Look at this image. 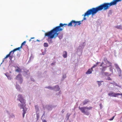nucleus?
I'll use <instances>...</instances> for the list:
<instances>
[{
    "label": "nucleus",
    "instance_id": "57",
    "mask_svg": "<svg viewBox=\"0 0 122 122\" xmlns=\"http://www.w3.org/2000/svg\"><path fill=\"white\" fill-rule=\"evenodd\" d=\"M112 11L111 10H110L109 11V13L110 12H111Z\"/></svg>",
    "mask_w": 122,
    "mask_h": 122
},
{
    "label": "nucleus",
    "instance_id": "38",
    "mask_svg": "<svg viewBox=\"0 0 122 122\" xmlns=\"http://www.w3.org/2000/svg\"><path fill=\"white\" fill-rule=\"evenodd\" d=\"M7 78L8 79L10 80L11 79V76L9 75L7 76Z\"/></svg>",
    "mask_w": 122,
    "mask_h": 122
},
{
    "label": "nucleus",
    "instance_id": "53",
    "mask_svg": "<svg viewBox=\"0 0 122 122\" xmlns=\"http://www.w3.org/2000/svg\"><path fill=\"white\" fill-rule=\"evenodd\" d=\"M5 75H6V76L7 77V76H9V75H7V74H5Z\"/></svg>",
    "mask_w": 122,
    "mask_h": 122
},
{
    "label": "nucleus",
    "instance_id": "49",
    "mask_svg": "<svg viewBox=\"0 0 122 122\" xmlns=\"http://www.w3.org/2000/svg\"><path fill=\"white\" fill-rule=\"evenodd\" d=\"M100 62H97V63L96 64V65H97H97L99 63H100Z\"/></svg>",
    "mask_w": 122,
    "mask_h": 122
},
{
    "label": "nucleus",
    "instance_id": "19",
    "mask_svg": "<svg viewBox=\"0 0 122 122\" xmlns=\"http://www.w3.org/2000/svg\"><path fill=\"white\" fill-rule=\"evenodd\" d=\"M67 52L66 51H64L63 52V56L64 58H66L67 57Z\"/></svg>",
    "mask_w": 122,
    "mask_h": 122
},
{
    "label": "nucleus",
    "instance_id": "14",
    "mask_svg": "<svg viewBox=\"0 0 122 122\" xmlns=\"http://www.w3.org/2000/svg\"><path fill=\"white\" fill-rule=\"evenodd\" d=\"M15 68L16 69L15 70V71L16 72H21V69L17 66H14Z\"/></svg>",
    "mask_w": 122,
    "mask_h": 122
},
{
    "label": "nucleus",
    "instance_id": "1",
    "mask_svg": "<svg viewBox=\"0 0 122 122\" xmlns=\"http://www.w3.org/2000/svg\"><path fill=\"white\" fill-rule=\"evenodd\" d=\"M118 2L119 1L118 0H113L110 3H104L95 8H93L89 9L84 15L85 16L92 15V16H93L98 11L102 10H106L111 6L116 5Z\"/></svg>",
    "mask_w": 122,
    "mask_h": 122
},
{
    "label": "nucleus",
    "instance_id": "16",
    "mask_svg": "<svg viewBox=\"0 0 122 122\" xmlns=\"http://www.w3.org/2000/svg\"><path fill=\"white\" fill-rule=\"evenodd\" d=\"M12 51H11L9 53V54H8L5 57V58H4V59H3V61H2V63H1V64L2 63L4 62V60L7 58L8 57H9V56H10V54H11V53H12Z\"/></svg>",
    "mask_w": 122,
    "mask_h": 122
},
{
    "label": "nucleus",
    "instance_id": "25",
    "mask_svg": "<svg viewBox=\"0 0 122 122\" xmlns=\"http://www.w3.org/2000/svg\"><path fill=\"white\" fill-rule=\"evenodd\" d=\"M71 115V114H70L69 113H67L66 116V120H67L69 119V117Z\"/></svg>",
    "mask_w": 122,
    "mask_h": 122
},
{
    "label": "nucleus",
    "instance_id": "39",
    "mask_svg": "<svg viewBox=\"0 0 122 122\" xmlns=\"http://www.w3.org/2000/svg\"><path fill=\"white\" fill-rule=\"evenodd\" d=\"M114 117H115V116H114L113 117H112V118H110V119H109L110 120L112 121V120H113V119H114Z\"/></svg>",
    "mask_w": 122,
    "mask_h": 122
},
{
    "label": "nucleus",
    "instance_id": "6",
    "mask_svg": "<svg viewBox=\"0 0 122 122\" xmlns=\"http://www.w3.org/2000/svg\"><path fill=\"white\" fill-rule=\"evenodd\" d=\"M85 44V42L81 44L77 49V52H79L80 54H81L82 52V50L84 47Z\"/></svg>",
    "mask_w": 122,
    "mask_h": 122
},
{
    "label": "nucleus",
    "instance_id": "63",
    "mask_svg": "<svg viewBox=\"0 0 122 122\" xmlns=\"http://www.w3.org/2000/svg\"><path fill=\"white\" fill-rule=\"evenodd\" d=\"M1 65V64H0V65Z\"/></svg>",
    "mask_w": 122,
    "mask_h": 122
},
{
    "label": "nucleus",
    "instance_id": "32",
    "mask_svg": "<svg viewBox=\"0 0 122 122\" xmlns=\"http://www.w3.org/2000/svg\"><path fill=\"white\" fill-rule=\"evenodd\" d=\"M48 45L47 43H45L44 44V47H46L48 46Z\"/></svg>",
    "mask_w": 122,
    "mask_h": 122
},
{
    "label": "nucleus",
    "instance_id": "61",
    "mask_svg": "<svg viewBox=\"0 0 122 122\" xmlns=\"http://www.w3.org/2000/svg\"><path fill=\"white\" fill-rule=\"evenodd\" d=\"M31 39H30V40H29V41H31Z\"/></svg>",
    "mask_w": 122,
    "mask_h": 122
},
{
    "label": "nucleus",
    "instance_id": "29",
    "mask_svg": "<svg viewBox=\"0 0 122 122\" xmlns=\"http://www.w3.org/2000/svg\"><path fill=\"white\" fill-rule=\"evenodd\" d=\"M9 117L10 118H13L15 117V116L13 114H11L9 115Z\"/></svg>",
    "mask_w": 122,
    "mask_h": 122
},
{
    "label": "nucleus",
    "instance_id": "62",
    "mask_svg": "<svg viewBox=\"0 0 122 122\" xmlns=\"http://www.w3.org/2000/svg\"><path fill=\"white\" fill-rule=\"evenodd\" d=\"M111 83V84H112V83Z\"/></svg>",
    "mask_w": 122,
    "mask_h": 122
},
{
    "label": "nucleus",
    "instance_id": "20",
    "mask_svg": "<svg viewBox=\"0 0 122 122\" xmlns=\"http://www.w3.org/2000/svg\"><path fill=\"white\" fill-rule=\"evenodd\" d=\"M22 47V46H21L20 47L15 49L13 51H12V52H13L12 54H13L14 53V52L16 51L17 50H19Z\"/></svg>",
    "mask_w": 122,
    "mask_h": 122
},
{
    "label": "nucleus",
    "instance_id": "18",
    "mask_svg": "<svg viewBox=\"0 0 122 122\" xmlns=\"http://www.w3.org/2000/svg\"><path fill=\"white\" fill-rule=\"evenodd\" d=\"M16 89L17 90L20 91H21L20 89H21V88L20 87L19 85L17 84V82L16 83Z\"/></svg>",
    "mask_w": 122,
    "mask_h": 122
},
{
    "label": "nucleus",
    "instance_id": "27",
    "mask_svg": "<svg viewBox=\"0 0 122 122\" xmlns=\"http://www.w3.org/2000/svg\"><path fill=\"white\" fill-rule=\"evenodd\" d=\"M36 118L37 121L38 120L39 117V113L38 112H36Z\"/></svg>",
    "mask_w": 122,
    "mask_h": 122
},
{
    "label": "nucleus",
    "instance_id": "37",
    "mask_svg": "<svg viewBox=\"0 0 122 122\" xmlns=\"http://www.w3.org/2000/svg\"><path fill=\"white\" fill-rule=\"evenodd\" d=\"M26 43V41H25L24 42H23L21 44V46H22H22L24 45Z\"/></svg>",
    "mask_w": 122,
    "mask_h": 122
},
{
    "label": "nucleus",
    "instance_id": "15",
    "mask_svg": "<svg viewBox=\"0 0 122 122\" xmlns=\"http://www.w3.org/2000/svg\"><path fill=\"white\" fill-rule=\"evenodd\" d=\"M54 89L53 90L56 91H59L60 90V88L58 86L56 85L54 86L53 87Z\"/></svg>",
    "mask_w": 122,
    "mask_h": 122
},
{
    "label": "nucleus",
    "instance_id": "21",
    "mask_svg": "<svg viewBox=\"0 0 122 122\" xmlns=\"http://www.w3.org/2000/svg\"><path fill=\"white\" fill-rule=\"evenodd\" d=\"M75 22H76V23H75V25L74 26V27L76 26V25H80L81 23V21H75Z\"/></svg>",
    "mask_w": 122,
    "mask_h": 122
},
{
    "label": "nucleus",
    "instance_id": "36",
    "mask_svg": "<svg viewBox=\"0 0 122 122\" xmlns=\"http://www.w3.org/2000/svg\"><path fill=\"white\" fill-rule=\"evenodd\" d=\"M66 76L65 74H64L62 76V78L64 79L66 78Z\"/></svg>",
    "mask_w": 122,
    "mask_h": 122
},
{
    "label": "nucleus",
    "instance_id": "34",
    "mask_svg": "<svg viewBox=\"0 0 122 122\" xmlns=\"http://www.w3.org/2000/svg\"><path fill=\"white\" fill-rule=\"evenodd\" d=\"M109 70L110 71L112 72V73L113 72V70L112 69V67H111L109 68Z\"/></svg>",
    "mask_w": 122,
    "mask_h": 122
},
{
    "label": "nucleus",
    "instance_id": "41",
    "mask_svg": "<svg viewBox=\"0 0 122 122\" xmlns=\"http://www.w3.org/2000/svg\"><path fill=\"white\" fill-rule=\"evenodd\" d=\"M107 79L108 80H112V79L110 77H108Z\"/></svg>",
    "mask_w": 122,
    "mask_h": 122
},
{
    "label": "nucleus",
    "instance_id": "33",
    "mask_svg": "<svg viewBox=\"0 0 122 122\" xmlns=\"http://www.w3.org/2000/svg\"><path fill=\"white\" fill-rule=\"evenodd\" d=\"M86 13V12L85 13V14H84V15H82V16H84V17L83 18V20L81 21V22H82V21H83L84 20H86V17H85L86 16H84V15H85V14Z\"/></svg>",
    "mask_w": 122,
    "mask_h": 122
},
{
    "label": "nucleus",
    "instance_id": "59",
    "mask_svg": "<svg viewBox=\"0 0 122 122\" xmlns=\"http://www.w3.org/2000/svg\"><path fill=\"white\" fill-rule=\"evenodd\" d=\"M108 73L107 72H105V74H108Z\"/></svg>",
    "mask_w": 122,
    "mask_h": 122
},
{
    "label": "nucleus",
    "instance_id": "2",
    "mask_svg": "<svg viewBox=\"0 0 122 122\" xmlns=\"http://www.w3.org/2000/svg\"><path fill=\"white\" fill-rule=\"evenodd\" d=\"M66 25V24L60 23L59 26L54 27L50 31L45 34V36H47L48 37L47 40L49 44H51L53 43L52 38H55L58 36L59 34L58 32L62 31L63 30V29L61 27Z\"/></svg>",
    "mask_w": 122,
    "mask_h": 122
},
{
    "label": "nucleus",
    "instance_id": "51",
    "mask_svg": "<svg viewBox=\"0 0 122 122\" xmlns=\"http://www.w3.org/2000/svg\"><path fill=\"white\" fill-rule=\"evenodd\" d=\"M64 112V111L63 110H62L61 111V112L62 113H63Z\"/></svg>",
    "mask_w": 122,
    "mask_h": 122
},
{
    "label": "nucleus",
    "instance_id": "45",
    "mask_svg": "<svg viewBox=\"0 0 122 122\" xmlns=\"http://www.w3.org/2000/svg\"><path fill=\"white\" fill-rule=\"evenodd\" d=\"M61 92L60 91V92H59L58 93V94H57V95H60V94H61Z\"/></svg>",
    "mask_w": 122,
    "mask_h": 122
},
{
    "label": "nucleus",
    "instance_id": "24",
    "mask_svg": "<svg viewBox=\"0 0 122 122\" xmlns=\"http://www.w3.org/2000/svg\"><path fill=\"white\" fill-rule=\"evenodd\" d=\"M36 112H38L39 111V107L38 106L36 105L35 106Z\"/></svg>",
    "mask_w": 122,
    "mask_h": 122
},
{
    "label": "nucleus",
    "instance_id": "4",
    "mask_svg": "<svg viewBox=\"0 0 122 122\" xmlns=\"http://www.w3.org/2000/svg\"><path fill=\"white\" fill-rule=\"evenodd\" d=\"M17 100L19 101L21 103H19L18 106L20 108H23V107L25 106L26 104L25 100L24 99L23 96L20 94L18 95Z\"/></svg>",
    "mask_w": 122,
    "mask_h": 122
},
{
    "label": "nucleus",
    "instance_id": "47",
    "mask_svg": "<svg viewBox=\"0 0 122 122\" xmlns=\"http://www.w3.org/2000/svg\"><path fill=\"white\" fill-rule=\"evenodd\" d=\"M55 64V63H52L51 64V66H53Z\"/></svg>",
    "mask_w": 122,
    "mask_h": 122
},
{
    "label": "nucleus",
    "instance_id": "30",
    "mask_svg": "<svg viewBox=\"0 0 122 122\" xmlns=\"http://www.w3.org/2000/svg\"><path fill=\"white\" fill-rule=\"evenodd\" d=\"M57 37H58L59 39H61L62 38L63 35L62 34H61V35H59V34H58V35Z\"/></svg>",
    "mask_w": 122,
    "mask_h": 122
},
{
    "label": "nucleus",
    "instance_id": "56",
    "mask_svg": "<svg viewBox=\"0 0 122 122\" xmlns=\"http://www.w3.org/2000/svg\"><path fill=\"white\" fill-rule=\"evenodd\" d=\"M34 38H34V37H31V39H34Z\"/></svg>",
    "mask_w": 122,
    "mask_h": 122
},
{
    "label": "nucleus",
    "instance_id": "11",
    "mask_svg": "<svg viewBox=\"0 0 122 122\" xmlns=\"http://www.w3.org/2000/svg\"><path fill=\"white\" fill-rule=\"evenodd\" d=\"M76 23V22H75V21L74 20H71V22L69 23L68 25L67 24H67L66 25H64L62 27H63V26H64L65 25H67L68 26H72V23L75 24V23ZM62 27H61V28Z\"/></svg>",
    "mask_w": 122,
    "mask_h": 122
},
{
    "label": "nucleus",
    "instance_id": "7",
    "mask_svg": "<svg viewBox=\"0 0 122 122\" xmlns=\"http://www.w3.org/2000/svg\"><path fill=\"white\" fill-rule=\"evenodd\" d=\"M15 79L17 80L19 83L21 84L22 82L23 79L21 75L18 74L16 77Z\"/></svg>",
    "mask_w": 122,
    "mask_h": 122
},
{
    "label": "nucleus",
    "instance_id": "50",
    "mask_svg": "<svg viewBox=\"0 0 122 122\" xmlns=\"http://www.w3.org/2000/svg\"><path fill=\"white\" fill-rule=\"evenodd\" d=\"M100 62H97V63L96 64V65H97H97L99 63H100Z\"/></svg>",
    "mask_w": 122,
    "mask_h": 122
},
{
    "label": "nucleus",
    "instance_id": "60",
    "mask_svg": "<svg viewBox=\"0 0 122 122\" xmlns=\"http://www.w3.org/2000/svg\"><path fill=\"white\" fill-rule=\"evenodd\" d=\"M7 113H8V114H9V112H8L7 111Z\"/></svg>",
    "mask_w": 122,
    "mask_h": 122
},
{
    "label": "nucleus",
    "instance_id": "13",
    "mask_svg": "<svg viewBox=\"0 0 122 122\" xmlns=\"http://www.w3.org/2000/svg\"><path fill=\"white\" fill-rule=\"evenodd\" d=\"M23 75L26 77L28 78L30 76L29 73L28 71H25L24 72Z\"/></svg>",
    "mask_w": 122,
    "mask_h": 122
},
{
    "label": "nucleus",
    "instance_id": "48",
    "mask_svg": "<svg viewBox=\"0 0 122 122\" xmlns=\"http://www.w3.org/2000/svg\"><path fill=\"white\" fill-rule=\"evenodd\" d=\"M42 122H47L46 120H42Z\"/></svg>",
    "mask_w": 122,
    "mask_h": 122
},
{
    "label": "nucleus",
    "instance_id": "40",
    "mask_svg": "<svg viewBox=\"0 0 122 122\" xmlns=\"http://www.w3.org/2000/svg\"><path fill=\"white\" fill-rule=\"evenodd\" d=\"M97 66V65L96 64H94V65L91 68H92V69L93 68H94L95 67Z\"/></svg>",
    "mask_w": 122,
    "mask_h": 122
},
{
    "label": "nucleus",
    "instance_id": "44",
    "mask_svg": "<svg viewBox=\"0 0 122 122\" xmlns=\"http://www.w3.org/2000/svg\"><path fill=\"white\" fill-rule=\"evenodd\" d=\"M114 85L115 86H119L118 85H117V83H114Z\"/></svg>",
    "mask_w": 122,
    "mask_h": 122
},
{
    "label": "nucleus",
    "instance_id": "55",
    "mask_svg": "<svg viewBox=\"0 0 122 122\" xmlns=\"http://www.w3.org/2000/svg\"><path fill=\"white\" fill-rule=\"evenodd\" d=\"M36 41H40L38 39H37L36 40Z\"/></svg>",
    "mask_w": 122,
    "mask_h": 122
},
{
    "label": "nucleus",
    "instance_id": "54",
    "mask_svg": "<svg viewBox=\"0 0 122 122\" xmlns=\"http://www.w3.org/2000/svg\"><path fill=\"white\" fill-rule=\"evenodd\" d=\"M45 114V112H44V113H43V114L42 115V117H43V116Z\"/></svg>",
    "mask_w": 122,
    "mask_h": 122
},
{
    "label": "nucleus",
    "instance_id": "12",
    "mask_svg": "<svg viewBox=\"0 0 122 122\" xmlns=\"http://www.w3.org/2000/svg\"><path fill=\"white\" fill-rule=\"evenodd\" d=\"M53 107V106L52 105H47L46 106V109L49 111L51 110Z\"/></svg>",
    "mask_w": 122,
    "mask_h": 122
},
{
    "label": "nucleus",
    "instance_id": "52",
    "mask_svg": "<svg viewBox=\"0 0 122 122\" xmlns=\"http://www.w3.org/2000/svg\"><path fill=\"white\" fill-rule=\"evenodd\" d=\"M45 53L44 52H42V54L43 55H45Z\"/></svg>",
    "mask_w": 122,
    "mask_h": 122
},
{
    "label": "nucleus",
    "instance_id": "46",
    "mask_svg": "<svg viewBox=\"0 0 122 122\" xmlns=\"http://www.w3.org/2000/svg\"><path fill=\"white\" fill-rule=\"evenodd\" d=\"M119 95H122V93H117V96Z\"/></svg>",
    "mask_w": 122,
    "mask_h": 122
},
{
    "label": "nucleus",
    "instance_id": "28",
    "mask_svg": "<svg viewBox=\"0 0 122 122\" xmlns=\"http://www.w3.org/2000/svg\"><path fill=\"white\" fill-rule=\"evenodd\" d=\"M45 88L52 90H53V89H54V88H53V87L50 86H49L47 87H45Z\"/></svg>",
    "mask_w": 122,
    "mask_h": 122
},
{
    "label": "nucleus",
    "instance_id": "58",
    "mask_svg": "<svg viewBox=\"0 0 122 122\" xmlns=\"http://www.w3.org/2000/svg\"><path fill=\"white\" fill-rule=\"evenodd\" d=\"M118 0L119 2L121 1V0Z\"/></svg>",
    "mask_w": 122,
    "mask_h": 122
},
{
    "label": "nucleus",
    "instance_id": "43",
    "mask_svg": "<svg viewBox=\"0 0 122 122\" xmlns=\"http://www.w3.org/2000/svg\"><path fill=\"white\" fill-rule=\"evenodd\" d=\"M99 106L100 107V109H101L102 108V104L100 103L99 104Z\"/></svg>",
    "mask_w": 122,
    "mask_h": 122
},
{
    "label": "nucleus",
    "instance_id": "9",
    "mask_svg": "<svg viewBox=\"0 0 122 122\" xmlns=\"http://www.w3.org/2000/svg\"><path fill=\"white\" fill-rule=\"evenodd\" d=\"M114 66L118 73H121V70L119 67L118 64H114Z\"/></svg>",
    "mask_w": 122,
    "mask_h": 122
},
{
    "label": "nucleus",
    "instance_id": "22",
    "mask_svg": "<svg viewBox=\"0 0 122 122\" xmlns=\"http://www.w3.org/2000/svg\"><path fill=\"white\" fill-rule=\"evenodd\" d=\"M88 102V100H85L83 102V105H84L87 104Z\"/></svg>",
    "mask_w": 122,
    "mask_h": 122
},
{
    "label": "nucleus",
    "instance_id": "8",
    "mask_svg": "<svg viewBox=\"0 0 122 122\" xmlns=\"http://www.w3.org/2000/svg\"><path fill=\"white\" fill-rule=\"evenodd\" d=\"M108 95L109 96L116 97L117 96V93H115L112 92H110L109 93H108Z\"/></svg>",
    "mask_w": 122,
    "mask_h": 122
},
{
    "label": "nucleus",
    "instance_id": "3",
    "mask_svg": "<svg viewBox=\"0 0 122 122\" xmlns=\"http://www.w3.org/2000/svg\"><path fill=\"white\" fill-rule=\"evenodd\" d=\"M104 61L105 63L104 64L103 62H102L100 65L101 67L100 68L101 70V72L103 73L106 70L107 68L112 66V63L108 61L106 58H104Z\"/></svg>",
    "mask_w": 122,
    "mask_h": 122
},
{
    "label": "nucleus",
    "instance_id": "23",
    "mask_svg": "<svg viewBox=\"0 0 122 122\" xmlns=\"http://www.w3.org/2000/svg\"><path fill=\"white\" fill-rule=\"evenodd\" d=\"M103 82L102 81H97V82L98 83V86L99 87L102 85V82Z\"/></svg>",
    "mask_w": 122,
    "mask_h": 122
},
{
    "label": "nucleus",
    "instance_id": "10",
    "mask_svg": "<svg viewBox=\"0 0 122 122\" xmlns=\"http://www.w3.org/2000/svg\"><path fill=\"white\" fill-rule=\"evenodd\" d=\"M21 109H23V117H24L25 115L26 112V111L27 110V108H26L25 106L23 107V108H20Z\"/></svg>",
    "mask_w": 122,
    "mask_h": 122
},
{
    "label": "nucleus",
    "instance_id": "17",
    "mask_svg": "<svg viewBox=\"0 0 122 122\" xmlns=\"http://www.w3.org/2000/svg\"><path fill=\"white\" fill-rule=\"evenodd\" d=\"M92 69L91 68L90 69H89L86 72V74H89L92 73Z\"/></svg>",
    "mask_w": 122,
    "mask_h": 122
},
{
    "label": "nucleus",
    "instance_id": "42",
    "mask_svg": "<svg viewBox=\"0 0 122 122\" xmlns=\"http://www.w3.org/2000/svg\"><path fill=\"white\" fill-rule=\"evenodd\" d=\"M30 79L31 81H34V79L32 77H31Z\"/></svg>",
    "mask_w": 122,
    "mask_h": 122
},
{
    "label": "nucleus",
    "instance_id": "5",
    "mask_svg": "<svg viewBox=\"0 0 122 122\" xmlns=\"http://www.w3.org/2000/svg\"><path fill=\"white\" fill-rule=\"evenodd\" d=\"M92 107H79V108L81 112L84 114L88 116L89 114V112L88 111V110L91 109Z\"/></svg>",
    "mask_w": 122,
    "mask_h": 122
},
{
    "label": "nucleus",
    "instance_id": "31",
    "mask_svg": "<svg viewBox=\"0 0 122 122\" xmlns=\"http://www.w3.org/2000/svg\"><path fill=\"white\" fill-rule=\"evenodd\" d=\"M33 59V57L32 56H31L30 58V59L28 61V62H30Z\"/></svg>",
    "mask_w": 122,
    "mask_h": 122
},
{
    "label": "nucleus",
    "instance_id": "26",
    "mask_svg": "<svg viewBox=\"0 0 122 122\" xmlns=\"http://www.w3.org/2000/svg\"><path fill=\"white\" fill-rule=\"evenodd\" d=\"M115 28L118 29H122V26L121 25H117L115 26Z\"/></svg>",
    "mask_w": 122,
    "mask_h": 122
},
{
    "label": "nucleus",
    "instance_id": "35",
    "mask_svg": "<svg viewBox=\"0 0 122 122\" xmlns=\"http://www.w3.org/2000/svg\"><path fill=\"white\" fill-rule=\"evenodd\" d=\"M9 58L10 60H11L12 58L13 57V55H10V56H9Z\"/></svg>",
    "mask_w": 122,
    "mask_h": 122
}]
</instances>
